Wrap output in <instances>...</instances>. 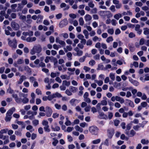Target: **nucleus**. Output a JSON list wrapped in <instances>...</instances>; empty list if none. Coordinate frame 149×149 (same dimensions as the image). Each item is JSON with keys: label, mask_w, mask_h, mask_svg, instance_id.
<instances>
[{"label": "nucleus", "mask_w": 149, "mask_h": 149, "mask_svg": "<svg viewBox=\"0 0 149 149\" xmlns=\"http://www.w3.org/2000/svg\"><path fill=\"white\" fill-rule=\"evenodd\" d=\"M12 96L15 98V101L17 103H20L22 102L24 104H26L29 102V99L27 98V97L22 99L21 98H19L17 95L15 94H13L12 95Z\"/></svg>", "instance_id": "f257e3e1"}, {"label": "nucleus", "mask_w": 149, "mask_h": 149, "mask_svg": "<svg viewBox=\"0 0 149 149\" xmlns=\"http://www.w3.org/2000/svg\"><path fill=\"white\" fill-rule=\"evenodd\" d=\"M42 51V48L40 45H39L35 46L31 50L30 54L32 55H34L36 53H39Z\"/></svg>", "instance_id": "f03ea898"}, {"label": "nucleus", "mask_w": 149, "mask_h": 149, "mask_svg": "<svg viewBox=\"0 0 149 149\" xmlns=\"http://www.w3.org/2000/svg\"><path fill=\"white\" fill-rule=\"evenodd\" d=\"M89 130L92 134L97 135L98 134L99 129L97 127L93 126L89 127Z\"/></svg>", "instance_id": "7ed1b4c3"}, {"label": "nucleus", "mask_w": 149, "mask_h": 149, "mask_svg": "<svg viewBox=\"0 0 149 149\" xmlns=\"http://www.w3.org/2000/svg\"><path fill=\"white\" fill-rule=\"evenodd\" d=\"M100 15L102 16H107L108 18H110L113 15L109 11H103L99 12Z\"/></svg>", "instance_id": "20e7f679"}, {"label": "nucleus", "mask_w": 149, "mask_h": 149, "mask_svg": "<svg viewBox=\"0 0 149 149\" xmlns=\"http://www.w3.org/2000/svg\"><path fill=\"white\" fill-rule=\"evenodd\" d=\"M26 114L29 116V119L32 120L34 118V116L37 114L36 111H33L31 110H29L27 112Z\"/></svg>", "instance_id": "39448f33"}, {"label": "nucleus", "mask_w": 149, "mask_h": 149, "mask_svg": "<svg viewBox=\"0 0 149 149\" xmlns=\"http://www.w3.org/2000/svg\"><path fill=\"white\" fill-rule=\"evenodd\" d=\"M45 112L47 116L48 117H50L52 113V109L48 106H47L45 107Z\"/></svg>", "instance_id": "423d86ee"}, {"label": "nucleus", "mask_w": 149, "mask_h": 149, "mask_svg": "<svg viewBox=\"0 0 149 149\" xmlns=\"http://www.w3.org/2000/svg\"><path fill=\"white\" fill-rule=\"evenodd\" d=\"M11 26L14 30H17L19 28V24L15 22H12L11 23Z\"/></svg>", "instance_id": "0eeeda50"}, {"label": "nucleus", "mask_w": 149, "mask_h": 149, "mask_svg": "<svg viewBox=\"0 0 149 149\" xmlns=\"http://www.w3.org/2000/svg\"><path fill=\"white\" fill-rule=\"evenodd\" d=\"M107 133L109 139H111L114 134V131L113 129H109L107 130Z\"/></svg>", "instance_id": "6e6552de"}, {"label": "nucleus", "mask_w": 149, "mask_h": 149, "mask_svg": "<svg viewBox=\"0 0 149 149\" xmlns=\"http://www.w3.org/2000/svg\"><path fill=\"white\" fill-rule=\"evenodd\" d=\"M12 113L10 111H8L6 113V115L5 118V120L6 122L10 121L11 118V115Z\"/></svg>", "instance_id": "1a4fd4ad"}, {"label": "nucleus", "mask_w": 149, "mask_h": 149, "mask_svg": "<svg viewBox=\"0 0 149 149\" xmlns=\"http://www.w3.org/2000/svg\"><path fill=\"white\" fill-rule=\"evenodd\" d=\"M68 22L66 19H64L61 21L59 24V26L61 28H63L68 24Z\"/></svg>", "instance_id": "9d476101"}, {"label": "nucleus", "mask_w": 149, "mask_h": 149, "mask_svg": "<svg viewBox=\"0 0 149 149\" xmlns=\"http://www.w3.org/2000/svg\"><path fill=\"white\" fill-rule=\"evenodd\" d=\"M56 43H59L60 45L63 46H65V43L64 41L60 40V38L58 37H57L56 38Z\"/></svg>", "instance_id": "9b49d317"}, {"label": "nucleus", "mask_w": 149, "mask_h": 149, "mask_svg": "<svg viewBox=\"0 0 149 149\" xmlns=\"http://www.w3.org/2000/svg\"><path fill=\"white\" fill-rule=\"evenodd\" d=\"M129 81L133 84L134 85L137 86L139 84V83L137 81L134 80L131 77H128Z\"/></svg>", "instance_id": "f8f14e48"}, {"label": "nucleus", "mask_w": 149, "mask_h": 149, "mask_svg": "<svg viewBox=\"0 0 149 149\" xmlns=\"http://www.w3.org/2000/svg\"><path fill=\"white\" fill-rule=\"evenodd\" d=\"M140 26L139 24H137L136 25L135 27V30L137 31V33L139 34H140L141 33L142 30L140 29Z\"/></svg>", "instance_id": "ddd939ff"}, {"label": "nucleus", "mask_w": 149, "mask_h": 149, "mask_svg": "<svg viewBox=\"0 0 149 149\" xmlns=\"http://www.w3.org/2000/svg\"><path fill=\"white\" fill-rule=\"evenodd\" d=\"M8 44L9 46L14 48H15L17 47L16 43L12 42V41L10 40L9 38L8 39Z\"/></svg>", "instance_id": "4468645a"}, {"label": "nucleus", "mask_w": 149, "mask_h": 149, "mask_svg": "<svg viewBox=\"0 0 149 149\" xmlns=\"http://www.w3.org/2000/svg\"><path fill=\"white\" fill-rule=\"evenodd\" d=\"M54 63V68H56L57 66L58 61L57 58L53 57H51V59Z\"/></svg>", "instance_id": "2eb2a0df"}, {"label": "nucleus", "mask_w": 149, "mask_h": 149, "mask_svg": "<svg viewBox=\"0 0 149 149\" xmlns=\"http://www.w3.org/2000/svg\"><path fill=\"white\" fill-rule=\"evenodd\" d=\"M92 19V17L89 14H86L84 16V19L86 22L90 21Z\"/></svg>", "instance_id": "dca6fc26"}, {"label": "nucleus", "mask_w": 149, "mask_h": 149, "mask_svg": "<svg viewBox=\"0 0 149 149\" xmlns=\"http://www.w3.org/2000/svg\"><path fill=\"white\" fill-rule=\"evenodd\" d=\"M8 131L7 129H3L0 131V139H2L3 134L6 133Z\"/></svg>", "instance_id": "f3484780"}, {"label": "nucleus", "mask_w": 149, "mask_h": 149, "mask_svg": "<svg viewBox=\"0 0 149 149\" xmlns=\"http://www.w3.org/2000/svg\"><path fill=\"white\" fill-rule=\"evenodd\" d=\"M116 100L119 102L121 104H123L124 102V99L118 96H116Z\"/></svg>", "instance_id": "a211bd4d"}, {"label": "nucleus", "mask_w": 149, "mask_h": 149, "mask_svg": "<svg viewBox=\"0 0 149 149\" xmlns=\"http://www.w3.org/2000/svg\"><path fill=\"white\" fill-rule=\"evenodd\" d=\"M100 118L102 119H106L107 118V116L103 112H100L99 113Z\"/></svg>", "instance_id": "6ab92c4d"}, {"label": "nucleus", "mask_w": 149, "mask_h": 149, "mask_svg": "<svg viewBox=\"0 0 149 149\" xmlns=\"http://www.w3.org/2000/svg\"><path fill=\"white\" fill-rule=\"evenodd\" d=\"M69 89L71 92L74 93L77 92V88L75 87L70 86L69 87Z\"/></svg>", "instance_id": "aec40b11"}, {"label": "nucleus", "mask_w": 149, "mask_h": 149, "mask_svg": "<svg viewBox=\"0 0 149 149\" xmlns=\"http://www.w3.org/2000/svg\"><path fill=\"white\" fill-rule=\"evenodd\" d=\"M59 74L60 72H57L56 73L52 72L51 73L50 76L52 78H54L56 76H59Z\"/></svg>", "instance_id": "412c9836"}, {"label": "nucleus", "mask_w": 149, "mask_h": 149, "mask_svg": "<svg viewBox=\"0 0 149 149\" xmlns=\"http://www.w3.org/2000/svg\"><path fill=\"white\" fill-rule=\"evenodd\" d=\"M22 34L23 35L25 36H32L33 35V32L31 31L29 33L28 32H24Z\"/></svg>", "instance_id": "4be33fe9"}, {"label": "nucleus", "mask_w": 149, "mask_h": 149, "mask_svg": "<svg viewBox=\"0 0 149 149\" xmlns=\"http://www.w3.org/2000/svg\"><path fill=\"white\" fill-rule=\"evenodd\" d=\"M122 16L121 14L120 13H118L115 14L114 16V18L117 20H118L120 18L122 17Z\"/></svg>", "instance_id": "5701e85b"}, {"label": "nucleus", "mask_w": 149, "mask_h": 149, "mask_svg": "<svg viewBox=\"0 0 149 149\" xmlns=\"http://www.w3.org/2000/svg\"><path fill=\"white\" fill-rule=\"evenodd\" d=\"M74 128L77 131L82 132L83 131V129L80 127L78 125H77L74 127Z\"/></svg>", "instance_id": "b1692460"}, {"label": "nucleus", "mask_w": 149, "mask_h": 149, "mask_svg": "<svg viewBox=\"0 0 149 149\" xmlns=\"http://www.w3.org/2000/svg\"><path fill=\"white\" fill-rule=\"evenodd\" d=\"M26 129L29 130L31 132H32L34 130L33 129V127L31 125H29L26 127Z\"/></svg>", "instance_id": "393cba45"}, {"label": "nucleus", "mask_w": 149, "mask_h": 149, "mask_svg": "<svg viewBox=\"0 0 149 149\" xmlns=\"http://www.w3.org/2000/svg\"><path fill=\"white\" fill-rule=\"evenodd\" d=\"M83 33L85 36V38L86 39H88L89 38V33L85 29L83 31Z\"/></svg>", "instance_id": "a878e982"}, {"label": "nucleus", "mask_w": 149, "mask_h": 149, "mask_svg": "<svg viewBox=\"0 0 149 149\" xmlns=\"http://www.w3.org/2000/svg\"><path fill=\"white\" fill-rule=\"evenodd\" d=\"M17 6V4H14L11 5V8L13 12H15L16 11V10L15 8H16Z\"/></svg>", "instance_id": "bb28decb"}, {"label": "nucleus", "mask_w": 149, "mask_h": 149, "mask_svg": "<svg viewBox=\"0 0 149 149\" xmlns=\"http://www.w3.org/2000/svg\"><path fill=\"white\" fill-rule=\"evenodd\" d=\"M54 96V98L56 97H62L61 95L59 93L56 92L54 93L53 94Z\"/></svg>", "instance_id": "cd10ccee"}, {"label": "nucleus", "mask_w": 149, "mask_h": 149, "mask_svg": "<svg viewBox=\"0 0 149 149\" xmlns=\"http://www.w3.org/2000/svg\"><path fill=\"white\" fill-rule=\"evenodd\" d=\"M107 32L109 34L112 35L114 33V31L113 28H110L107 29Z\"/></svg>", "instance_id": "c85d7f7f"}, {"label": "nucleus", "mask_w": 149, "mask_h": 149, "mask_svg": "<svg viewBox=\"0 0 149 149\" xmlns=\"http://www.w3.org/2000/svg\"><path fill=\"white\" fill-rule=\"evenodd\" d=\"M113 40V37L111 36H109L108 37L106 40V41L107 43H109L110 42L112 41Z\"/></svg>", "instance_id": "c756f323"}, {"label": "nucleus", "mask_w": 149, "mask_h": 149, "mask_svg": "<svg viewBox=\"0 0 149 149\" xmlns=\"http://www.w3.org/2000/svg\"><path fill=\"white\" fill-rule=\"evenodd\" d=\"M63 85L68 86L70 85V81H68L66 80L63 81Z\"/></svg>", "instance_id": "7c9ffc66"}, {"label": "nucleus", "mask_w": 149, "mask_h": 149, "mask_svg": "<svg viewBox=\"0 0 149 149\" xmlns=\"http://www.w3.org/2000/svg\"><path fill=\"white\" fill-rule=\"evenodd\" d=\"M101 141L100 139H97L93 140L92 141V143L93 144H97L99 143Z\"/></svg>", "instance_id": "2f4dec72"}, {"label": "nucleus", "mask_w": 149, "mask_h": 149, "mask_svg": "<svg viewBox=\"0 0 149 149\" xmlns=\"http://www.w3.org/2000/svg\"><path fill=\"white\" fill-rule=\"evenodd\" d=\"M79 25L81 26H83L84 24V22L82 17H80L79 20Z\"/></svg>", "instance_id": "473e14b6"}, {"label": "nucleus", "mask_w": 149, "mask_h": 149, "mask_svg": "<svg viewBox=\"0 0 149 149\" xmlns=\"http://www.w3.org/2000/svg\"><path fill=\"white\" fill-rule=\"evenodd\" d=\"M149 141L148 140L145 139H142L141 141V143L143 144H147L148 143Z\"/></svg>", "instance_id": "72a5a7b5"}, {"label": "nucleus", "mask_w": 149, "mask_h": 149, "mask_svg": "<svg viewBox=\"0 0 149 149\" xmlns=\"http://www.w3.org/2000/svg\"><path fill=\"white\" fill-rule=\"evenodd\" d=\"M74 129L73 127H68L66 130H64V131L65 132H71Z\"/></svg>", "instance_id": "f704fd0d"}, {"label": "nucleus", "mask_w": 149, "mask_h": 149, "mask_svg": "<svg viewBox=\"0 0 149 149\" xmlns=\"http://www.w3.org/2000/svg\"><path fill=\"white\" fill-rule=\"evenodd\" d=\"M109 76L112 81H114L115 80V76L114 74L113 73H111L109 74Z\"/></svg>", "instance_id": "c9c22d12"}, {"label": "nucleus", "mask_w": 149, "mask_h": 149, "mask_svg": "<svg viewBox=\"0 0 149 149\" xmlns=\"http://www.w3.org/2000/svg\"><path fill=\"white\" fill-rule=\"evenodd\" d=\"M97 11V9L96 8H94L92 9L90 12L91 14L96 13Z\"/></svg>", "instance_id": "e433bc0d"}, {"label": "nucleus", "mask_w": 149, "mask_h": 149, "mask_svg": "<svg viewBox=\"0 0 149 149\" xmlns=\"http://www.w3.org/2000/svg\"><path fill=\"white\" fill-rule=\"evenodd\" d=\"M95 81L100 86H102L103 84V82L102 80L98 81L95 80Z\"/></svg>", "instance_id": "4c0bfd02"}, {"label": "nucleus", "mask_w": 149, "mask_h": 149, "mask_svg": "<svg viewBox=\"0 0 149 149\" xmlns=\"http://www.w3.org/2000/svg\"><path fill=\"white\" fill-rule=\"evenodd\" d=\"M51 128L54 131H58L60 130V127L58 126H56L55 128H54L52 127H51Z\"/></svg>", "instance_id": "58836bf2"}, {"label": "nucleus", "mask_w": 149, "mask_h": 149, "mask_svg": "<svg viewBox=\"0 0 149 149\" xmlns=\"http://www.w3.org/2000/svg\"><path fill=\"white\" fill-rule=\"evenodd\" d=\"M88 5L89 7L91 8H93L94 6V4L93 3L92 1H90L88 2Z\"/></svg>", "instance_id": "ea45409f"}, {"label": "nucleus", "mask_w": 149, "mask_h": 149, "mask_svg": "<svg viewBox=\"0 0 149 149\" xmlns=\"http://www.w3.org/2000/svg\"><path fill=\"white\" fill-rule=\"evenodd\" d=\"M102 105L103 106H106L107 104V100H103L100 102Z\"/></svg>", "instance_id": "a19ab883"}, {"label": "nucleus", "mask_w": 149, "mask_h": 149, "mask_svg": "<svg viewBox=\"0 0 149 149\" xmlns=\"http://www.w3.org/2000/svg\"><path fill=\"white\" fill-rule=\"evenodd\" d=\"M49 126L48 125L47 126H45L44 127V129L45 130V131L47 132H50V130L49 128Z\"/></svg>", "instance_id": "79ce46f5"}, {"label": "nucleus", "mask_w": 149, "mask_h": 149, "mask_svg": "<svg viewBox=\"0 0 149 149\" xmlns=\"http://www.w3.org/2000/svg\"><path fill=\"white\" fill-rule=\"evenodd\" d=\"M101 39H100L97 36H95L92 38V40L94 42H96L97 41H100Z\"/></svg>", "instance_id": "37998d69"}, {"label": "nucleus", "mask_w": 149, "mask_h": 149, "mask_svg": "<svg viewBox=\"0 0 149 149\" xmlns=\"http://www.w3.org/2000/svg\"><path fill=\"white\" fill-rule=\"evenodd\" d=\"M144 34L147 35L149 34V29L147 28H145L144 29L143 32Z\"/></svg>", "instance_id": "c03bdc74"}, {"label": "nucleus", "mask_w": 149, "mask_h": 149, "mask_svg": "<svg viewBox=\"0 0 149 149\" xmlns=\"http://www.w3.org/2000/svg\"><path fill=\"white\" fill-rule=\"evenodd\" d=\"M54 106L55 108L58 110H60L61 108V106L60 105L57 104L56 103L54 104Z\"/></svg>", "instance_id": "a18cd8bd"}, {"label": "nucleus", "mask_w": 149, "mask_h": 149, "mask_svg": "<svg viewBox=\"0 0 149 149\" xmlns=\"http://www.w3.org/2000/svg\"><path fill=\"white\" fill-rule=\"evenodd\" d=\"M95 64V62L93 60L90 61L89 62V64L91 66H93Z\"/></svg>", "instance_id": "49530a36"}, {"label": "nucleus", "mask_w": 149, "mask_h": 149, "mask_svg": "<svg viewBox=\"0 0 149 149\" xmlns=\"http://www.w3.org/2000/svg\"><path fill=\"white\" fill-rule=\"evenodd\" d=\"M17 62V64H21L24 63V61L22 59H19Z\"/></svg>", "instance_id": "de8ad7c7"}, {"label": "nucleus", "mask_w": 149, "mask_h": 149, "mask_svg": "<svg viewBox=\"0 0 149 149\" xmlns=\"http://www.w3.org/2000/svg\"><path fill=\"white\" fill-rule=\"evenodd\" d=\"M126 100L128 101V102L129 103V104L130 106L132 107H134V105L132 102L129 100Z\"/></svg>", "instance_id": "09e8293b"}, {"label": "nucleus", "mask_w": 149, "mask_h": 149, "mask_svg": "<svg viewBox=\"0 0 149 149\" xmlns=\"http://www.w3.org/2000/svg\"><path fill=\"white\" fill-rule=\"evenodd\" d=\"M65 93L68 96H70L72 95V93L70 89H67L65 91Z\"/></svg>", "instance_id": "8fccbe9b"}, {"label": "nucleus", "mask_w": 149, "mask_h": 149, "mask_svg": "<svg viewBox=\"0 0 149 149\" xmlns=\"http://www.w3.org/2000/svg\"><path fill=\"white\" fill-rule=\"evenodd\" d=\"M15 134L19 136H21L22 135V133L21 131L18 130L15 131Z\"/></svg>", "instance_id": "3c124183"}, {"label": "nucleus", "mask_w": 149, "mask_h": 149, "mask_svg": "<svg viewBox=\"0 0 149 149\" xmlns=\"http://www.w3.org/2000/svg\"><path fill=\"white\" fill-rule=\"evenodd\" d=\"M135 134V132L133 130H132L130 131V133L129 136L130 137H132Z\"/></svg>", "instance_id": "603ef678"}, {"label": "nucleus", "mask_w": 149, "mask_h": 149, "mask_svg": "<svg viewBox=\"0 0 149 149\" xmlns=\"http://www.w3.org/2000/svg\"><path fill=\"white\" fill-rule=\"evenodd\" d=\"M67 139L68 141L70 142H71L73 140L72 137L70 135H68L67 136Z\"/></svg>", "instance_id": "864d4df0"}, {"label": "nucleus", "mask_w": 149, "mask_h": 149, "mask_svg": "<svg viewBox=\"0 0 149 149\" xmlns=\"http://www.w3.org/2000/svg\"><path fill=\"white\" fill-rule=\"evenodd\" d=\"M141 105L143 107H146L148 105V104L146 102H143L141 103Z\"/></svg>", "instance_id": "5fc2aeb1"}, {"label": "nucleus", "mask_w": 149, "mask_h": 149, "mask_svg": "<svg viewBox=\"0 0 149 149\" xmlns=\"http://www.w3.org/2000/svg\"><path fill=\"white\" fill-rule=\"evenodd\" d=\"M33 124L35 126L37 125L39 123V121L37 120H33L32 122Z\"/></svg>", "instance_id": "6e6d98bb"}, {"label": "nucleus", "mask_w": 149, "mask_h": 149, "mask_svg": "<svg viewBox=\"0 0 149 149\" xmlns=\"http://www.w3.org/2000/svg\"><path fill=\"white\" fill-rule=\"evenodd\" d=\"M145 42V40L143 38H141L139 41V45H143L144 44Z\"/></svg>", "instance_id": "4d7b16f0"}, {"label": "nucleus", "mask_w": 149, "mask_h": 149, "mask_svg": "<svg viewBox=\"0 0 149 149\" xmlns=\"http://www.w3.org/2000/svg\"><path fill=\"white\" fill-rule=\"evenodd\" d=\"M51 59V57L47 56L46 57L45 60V61L46 63H47L49 62V60Z\"/></svg>", "instance_id": "13d9d810"}, {"label": "nucleus", "mask_w": 149, "mask_h": 149, "mask_svg": "<svg viewBox=\"0 0 149 149\" xmlns=\"http://www.w3.org/2000/svg\"><path fill=\"white\" fill-rule=\"evenodd\" d=\"M10 139L11 140L14 141L15 140L16 136L14 134L11 135L10 136Z\"/></svg>", "instance_id": "bf43d9fd"}, {"label": "nucleus", "mask_w": 149, "mask_h": 149, "mask_svg": "<svg viewBox=\"0 0 149 149\" xmlns=\"http://www.w3.org/2000/svg\"><path fill=\"white\" fill-rule=\"evenodd\" d=\"M49 41L50 43H53L54 41V38L53 36H50L49 38Z\"/></svg>", "instance_id": "052dcab7"}, {"label": "nucleus", "mask_w": 149, "mask_h": 149, "mask_svg": "<svg viewBox=\"0 0 149 149\" xmlns=\"http://www.w3.org/2000/svg\"><path fill=\"white\" fill-rule=\"evenodd\" d=\"M132 124L130 123L128 124L126 126V130H130Z\"/></svg>", "instance_id": "680f3d73"}, {"label": "nucleus", "mask_w": 149, "mask_h": 149, "mask_svg": "<svg viewBox=\"0 0 149 149\" xmlns=\"http://www.w3.org/2000/svg\"><path fill=\"white\" fill-rule=\"evenodd\" d=\"M29 80L30 82H31V83H33V81L34 82V81H36V79L33 77H30L29 78Z\"/></svg>", "instance_id": "e2e57ef3"}, {"label": "nucleus", "mask_w": 149, "mask_h": 149, "mask_svg": "<svg viewBox=\"0 0 149 149\" xmlns=\"http://www.w3.org/2000/svg\"><path fill=\"white\" fill-rule=\"evenodd\" d=\"M85 58L86 56H83L79 59V61L81 63L83 62L84 61Z\"/></svg>", "instance_id": "0e129e2a"}, {"label": "nucleus", "mask_w": 149, "mask_h": 149, "mask_svg": "<svg viewBox=\"0 0 149 149\" xmlns=\"http://www.w3.org/2000/svg\"><path fill=\"white\" fill-rule=\"evenodd\" d=\"M7 92L10 94H13L14 93V91L12 90L10 87H9L7 91Z\"/></svg>", "instance_id": "69168bd1"}, {"label": "nucleus", "mask_w": 149, "mask_h": 149, "mask_svg": "<svg viewBox=\"0 0 149 149\" xmlns=\"http://www.w3.org/2000/svg\"><path fill=\"white\" fill-rule=\"evenodd\" d=\"M31 106L30 105H28L25 106L24 107V109L26 110H28L30 109Z\"/></svg>", "instance_id": "338daca9"}, {"label": "nucleus", "mask_w": 149, "mask_h": 149, "mask_svg": "<svg viewBox=\"0 0 149 149\" xmlns=\"http://www.w3.org/2000/svg\"><path fill=\"white\" fill-rule=\"evenodd\" d=\"M114 122L115 125L117 126L118 125L120 121L116 119L114 120Z\"/></svg>", "instance_id": "774afa93"}]
</instances>
